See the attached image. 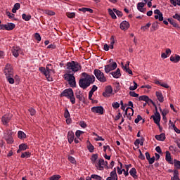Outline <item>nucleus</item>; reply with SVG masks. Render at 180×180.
<instances>
[{
    "label": "nucleus",
    "instance_id": "nucleus-2",
    "mask_svg": "<svg viewBox=\"0 0 180 180\" xmlns=\"http://www.w3.org/2000/svg\"><path fill=\"white\" fill-rule=\"evenodd\" d=\"M82 70V66L77 61H71L67 63V72L68 74H75L78 71Z\"/></svg>",
    "mask_w": 180,
    "mask_h": 180
},
{
    "label": "nucleus",
    "instance_id": "nucleus-34",
    "mask_svg": "<svg viewBox=\"0 0 180 180\" xmlns=\"http://www.w3.org/2000/svg\"><path fill=\"white\" fill-rule=\"evenodd\" d=\"M6 140L8 144H12V143H13V138H12V136L11 135L6 136Z\"/></svg>",
    "mask_w": 180,
    "mask_h": 180
},
{
    "label": "nucleus",
    "instance_id": "nucleus-21",
    "mask_svg": "<svg viewBox=\"0 0 180 180\" xmlns=\"http://www.w3.org/2000/svg\"><path fill=\"white\" fill-rule=\"evenodd\" d=\"M74 137H75V136L74 135V132H72V131H68V140L70 144H71L72 141H74Z\"/></svg>",
    "mask_w": 180,
    "mask_h": 180
},
{
    "label": "nucleus",
    "instance_id": "nucleus-27",
    "mask_svg": "<svg viewBox=\"0 0 180 180\" xmlns=\"http://www.w3.org/2000/svg\"><path fill=\"white\" fill-rule=\"evenodd\" d=\"M130 176L134 178L135 179H137V170H136V168H132L129 171Z\"/></svg>",
    "mask_w": 180,
    "mask_h": 180
},
{
    "label": "nucleus",
    "instance_id": "nucleus-7",
    "mask_svg": "<svg viewBox=\"0 0 180 180\" xmlns=\"http://www.w3.org/2000/svg\"><path fill=\"white\" fill-rule=\"evenodd\" d=\"M11 53L15 58L19 57V54H23V51L19 46H13L11 50Z\"/></svg>",
    "mask_w": 180,
    "mask_h": 180
},
{
    "label": "nucleus",
    "instance_id": "nucleus-19",
    "mask_svg": "<svg viewBox=\"0 0 180 180\" xmlns=\"http://www.w3.org/2000/svg\"><path fill=\"white\" fill-rule=\"evenodd\" d=\"M121 30H127L130 27V23L127 21H122L120 25Z\"/></svg>",
    "mask_w": 180,
    "mask_h": 180
},
{
    "label": "nucleus",
    "instance_id": "nucleus-42",
    "mask_svg": "<svg viewBox=\"0 0 180 180\" xmlns=\"http://www.w3.org/2000/svg\"><path fill=\"white\" fill-rule=\"evenodd\" d=\"M95 165L98 171H103V166H102L98 162H96Z\"/></svg>",
    "mask_w": 180,
    "mask_h": 180
},
{
    "label": "nucleus",
    "instance_id": "nucleus-53",
    "mask_svg": "<svg viewBox=\"0 0 180 180\" xmlns=\"http://www.w3.org/2000/svg\"><path fill=\"white\" fill-rule=\"evenodd\" d=\"M28 110H29L31 116H34V115H36V110L35 109H34L32 108H30Z\"/></svg>",
    "mask_w": 180,
    "mask_h": 180
},
{
    "label": "nucleus",
    "instance_id": "nucleus-35",
    "mask_svg": "<svg viewBox=\"0 0 180 180\" xmlns=\"http://www.w3.org/2000/svg\"><path fill=\"white\" fill-rule=\"evenodd\" d=\"M119 164L120 165V167H117V174L119 175H122V174H123V169H122V167L123 165V164H122V162H119Z\"/></svg>",
    "mask_w": 180,
    "mask_h": 180
},
{
    "label": "nucleus",
    "instance_id": "nucleus-14",
    "mask_svg": "<svg viewBox=\"0 0 180 180\" xmlns=\"http://www.w3.org/2000/svg\"><path fill=\"white\" fill-rule=\"evenodd\" d=\"M11 119H12V115L11 114H6L1 118V122L3 124L6 125L9 122H11Z\"/></svg>",
    "mask_w": 180,
    "mask_h": 180
},
{
    "label": "nucleus",
    "instance_id": "nucleus-16",
    "mask_svg": "<svg viewBox=\"0 0 180 180\" xmlns=\"http://www.w3.org/2000/svg\"><path fill=\"white\" fill-rule=\"evenodd\" d=\"M125 115L129 120H131V116L134 115V110H133V108L127 107L125 110Z\"/></svg>",
    "mask_w": 180,
    "mask_h": 180
},
{
    "label": "nucleus",
    "instance_id": "nucleus-25",
    "mask_svg": "<svg viewBox=\"0 0 180 180\" xmlns=\"http://www.w3.org/2000/svg\"><path fill=\"white\" fill-rule=\"evenodd\" d=\"M154 13L155 15H159V20L160 22H162V20H164V17L162 16V13H161V11L159 9H156L154 11Z\"/></svg>",
    "mask_w": 180,
    "mask_h": 180
},
{
    "label": "nucleus",
    "instance_id": "nucleus-22",
    "mask_svg": "<svg viewBox=\"0 0 180 180\" xmlns=\"http://www.w3.org/2000/svg\"><path fill=\"white\" fill-rule=\"evenodd\" d=\"M155 95L158 101H159L160 103H162V102H164V96H162V93H161V91H156Z\"/></svg>",
    "mask_w": 180,
    "mask_h": 180
},
{
    "label": "nucleus",
    "instance_id": "nucleus-63",
    "mask_svg": "<svg viewBox=\"0 0 180 180\" xmlns=\"http://www.w3.org/2000/svg\"><path fill=\"white\" fill-rule=\"evenodd\" d=\"M149 164H154V161H155V157H152L150 159H148Z\"/></svg>",
    "mask_w": 180,
    "mask_h": 180
},
{
    "label": "nucleus",
    "instance_id": "nucleus-40",
    "mask_svg": "<svg viewBox=\"0 0 180 180\" xmlns=\"http://www.w3.org/2000/svg\"><path fill=\"white\" fill-rule=\"evenodd\" d=\"M19 148L21 151H25V150H27V145L26 143H22L19 146Z\"/></svg>",
    "mask_w": 180,
    "mask_h": 180
},
{
    "label": "nucleus",
    "instance_id": "nucleus-36",
    "mask_svg": "<svg viewBox=\"0 0 180 180\" xmlns=\"http://www.w3.org/2000/svg\"><path fill=\"white\" fill-rule=\"evenodd\" d=\"M170 3H171L172 5H173L174 6H176V5H178L179 6H180V0H170Z\"/></svg>",
    "mask_w": 180,
    "mask_h": 180
},
{
    "label": "nucleus",
    "instance_id": "nucleus-59",
    "mask_svg": "<svg viewBox=\"0 0 180 180\" xmlns=\"http://www.w3.org/2000/svg\"><path fill=\"white\" fill-rule=\"evenodd\" d=\"M34 37H35L36 40H37V41H41V37H40V34L36 33Z\"/></svg>",
    "mask_w": 180,
    "mask_h": 180
},
{
    "label": "nucleus",
    "instance_id": "nucleus-48",
    "mask_svg": "<svg viewBox=\"0 0 180 180\" xmlns=\"http://www.w3.org/2000/svg\"><path fill=\"white\" fill-rule=\"evenodd\" d=\"M6 79L9 84H15V79H13V77H7Z\"/></svg>",
    "mask_w": 180,
    "mask_h": 180
},
{
    "label": "nucleus",
    "instance_id": "nucleus-23",
    "mask_svg": "<svg viewBox=\"0 0 180 180\" xmlns=\"http://www.w3.org/2000/svg\"><path fill=\"white\" fill-rule=\"evenodd\" d=\"M145 5L146 4H144L143 2L138 3L137 9L139 11V12H142L143 13L144 12H146V8H143Z\"/></svg>",
    "mask_w": 180,
    "mask_h": 180
},
{
    "label": "nucleus",
    "instance_id": "nucleus-43",
    "mask_svg": "<svg viewBox=\"0 0 180 180\" xmlns=\"http://www.w3.org/2000/svg\"><path fill=\"white\" fill-rule=\"evenodd\" d=\"M97 160H98V154H94L91 156V162L93 164H96Z\"/></svg>",
    "mask_w": 180,
    "mask_h": 180
},
{
    "label": "nucleus",
    "instance_id": "nucleus-9",
    "mask_svg": "<svg viewBox=\"0 0 180 180\" xmlns=\"http://www.w3.org/2000/svg\"><path fill=\"white\" fill-rule=\"evenodd\" d=\"M151 118L153 119L154 123H155L161 130V126L160 125V122H161V115H160V112H155V115L151 116Z\"/></svg>",
    "mask_w": 180,
    "mask_h": 180
},
{
    "label": "nucleus",
    "instance_id": "nucleus-29",
    "mask_svg": "<svg viewBox=\"0 0 180 180\" xmlns=\"http://www.w3.org/2000/svg\"><path fill=\"white\" fill-rule=\"evenodd\" d=\"M167 20L170 23V25H172V26H174V27H179V25H178L176 22H175V20L172 18H168Z\"/></svg>",
    "mask_w": 180,
    "mask_h": 180
},
{
    "label": "nucleus",
    "instance_id": "nucleus-31",
    "mask_svg": "<svg viewBox=\"0 0 180 180\" xmlns=\"http://www.w3.org/2000/svg\"><path fill=\"white\" fill-rule=\"evenodd\" d=\"M22 18L24 20H25L26 22H29V20H30V19H32V15H27L25 13H23V14L22 15Z\"/></svg>",
    "mask_w": 180,
    "mask_h": 180
},
{
    "label": "nucleus",
    "instance_id": "nucleus-13",
    "mask_svg": "<svg viewBox=\"0 0 180 180\" xmlns=\"http://www.w3.org/2000/svg\"><path fill=\"white\" fill-rule=\"evenodd\" d=\"M112 92H113V89L112 86H108L105 87V91L103 93V96L105 98H109L110 95H112Z\"/></svg>",
    "mask_w": 180,
    "mask_h": 180
},
{
    "label": "nucleus",
    "instance_id": "nucleus-10",
    "mask_svg": "<svg viewBox=\"0 0 180 180\" xmlns=\"http://www.w3.org/2000/svg\"><path fill=\"white\" fill-rule=\"evenodd\" d=\"M65 79H67L70 85V86H75V77H74V73H69L66 75Z\"/></svg>",
    "mask_w": 180,
    "mask_h": 180
},
{
    "label": "nucleus",
    "instance_id": "nucleus-33",
    "mask_svg": "<svg viewBox=\"0 0 180 180\" xmlns=\"http://www.w3.org/2000/svg\"><path fill=\"white\" fill-rule=\"evenodd\" d=\"M108 13L112 19H116V14H115V11H113V8L112 10L110 8H108Z\"/></svg>",
    "mask_w": 180,
    "mask_h": 180
},
{
    "label": "nucleus",
    "instance_id": "nucleus-50",
    "mask_svg": "<svg viewBox=\"0 0 180 180\" xmlns=\"http://www.w3.org/2000/svg\"><path fill=\"white\" fill-rule=\"evenodd\" d=\"M137 89V83L136 82H134V86H129L130 91H136Z\"/></svg>",
    "mask_w": 180,
    "mask_h": 180
},
{
    "label": "nucleus",
    "instance_id": "nucleus-17",
    "mask_svg": "<svg viewBox=\"0 0 180 180\" xmlns=\"http://www.w3.org/2000/svg\"><path fill=\"white\" fill-rule=\"evenodd\" d=\"M91 112H93L94 113H98L99 115H103V107L102 106L92 107Z\"/></svg>",
    "mask_w": 180,
    "mask_h": 180
},
{
    "label": "nucleus",
    "instance_id": "nucleus-24",
    "mask_svg": "<svg viewBox=\"0 0 180 180\" xmlns=\"http://www.w3.org/2000/svg\"><path fill=\"white\" fill-rule=\"evenodd\" d=\"M111 75H112L113 78H120L122 74H120V69H117L115 72H112Z\"/></svg>",
    "mask_w": 180,
    "mask_h": 180
},
{
    "label": "nucleus",
    "instance_id": "nucleus-64",
    "mask_svg": "<svg viewBox=\"0 0 180 180\" xmlns=\"http://www.w3.org/2000/svg\"><path fill=\"white\" fill-rule=\"evenodd\" d=\"M143 119V117H141V115H138L137 118L135 119L134 122L135 123H139V122H140V120H141Z\"/></svg>",
    "mask_w": 180,
    "mask_h": 180
},
{
    "label": "nucleus",
    "instance_id": "nucleus-12",
    "mask_svg": "<svg viewBox=\"0 0 180 180\" xmlns=\"http://www.w3.org/2000/svg\"><path fill=\"white\" fill-rule=\"evenodd\" d=\"M75 96H76L77 99H79V101L80 102H83L84 103H85V96H84V94H82V91H81V90L77 89L76 91Z\"/></svg>",
    "mask_w": 180,
    "mask_h": 180
},
{
    "label": "nucleus",
    "instance_id": "nucleus-49",
    "mask_svg": "<svg viewBox=\"0 0 180 180\" xmlns=\"http://www.w3.org/2000/svg\"><path fill=\"white\" fill-rule=\"evenodd\" d=\"M64 117H65V119H70V117H71V115H70V112H68V109L67 108L65 110Z\"/></svg>",
    "mask_w": 180,
    "mask_h": 180
},
{
    "label": "nucleus",
    "instance_id": "nucleus-18",
    "mask_svg": "<svg viewBox=\"0 0 180 180\" xmlns=\"http://www.w3.org/2000/svg\"><path fill=\"white\" fill-rule=\"evenodd\" d=\"M106 180H117V174H116V168L112 171L110 174V176L106 179Z\"/></svg>",
    "mask_w": 180,
    "mask_h": 180
},
{
    "label": "nucleus",
    "instance_id": "nucleus-56",
    "mask_svg": "<svg viewBox=\"0 0 180 180\" xmlns=\"http://www.w3.org/2000/svg\"><path fill=\"white\" fill-rule=\"evenodd\" d=\"M46 15H49V16H54L56 15V13H54L53 11L48 10L46 11Z\"/></svg>",
    "mask_w": 180,
    "mask_h": 180
},
{
    "label": "nucleus",
    "instance_id": "nucleus-44",
    "mask_svg": "<svg viewBox=\"0 0 180 180\" xmlns=\"http://www.w3.org/2000/svg\"><path fill=\"white\" fill-rule=\"evenodd\" d=\"M174 165L177 169H180V161L174 160Z\"/></svg>",
    "mask_w": 180,
    "mask_h": 180
},
{
    "label": "nucleus",
    "instance_id": "nucleus-51",
    "mask_svg": "<svg viewBox=\"0 0 180 180\" xmlns=\"http://www.w3.org/2000/svg\"><path fill=\"white\" fill-rule=\"evenodd\" d=\"M91 176L92 179L102 180V177L101 176H98L96 174H92Z\"/></svg>",
    "mask_w": 180,
    "mask_h": 180
},
{
    "label": "nucleus",
    "instance_id": "nucleus-61",
    "mask_svg": "<svg viewBox=\"0 0 180 180\" xmlns=\"http://www.w3.org/2000/svg\"><path fill=\"white\" fill-rule=\"evenodd\" d=\"M173 19H176V20L180 22V15L178 13H176L174 15H173Z\"/></svg>",
    "mask_w": 180,
    "mask_h": 180
},
{
    "label": "nucleus",
    "instance_id": "nucleus-41",
    "mask_svg": "<svg viewBox=\"0 0 180 180\" xmlns=\"http://www.w3.org/2000/svg\"><path fill=\"white\" fill-rule=\"evenodd\" d=\"M113 12H115V13H116V15L120 18H122V16H123V13H122V11H118L116 8H113Z\"/></svg>",
    "mask_w": 180,
    "mask_h": 180
},
{
    "label": "nucleus",
    "instance_id": "nucleus-39",
    "mask_svg": "<svg viewBox=\"0 0 180 180\" xmlns=\"http://www.w3.org/2000/svg\"><path fill=\"white\" fill-rule=\"evenodd\" d=\"M172 180H179V177L178 176V170L174 171V176L172 177Z\"/></svg>",
    "mask_w": 180,
    "mask_h": 180
},
{
    "label": "nucleus",
    "instance_id": "nucleus-54",
    "mask_svg": "<svg viewBox=\"0 0 180 180\" xmlns=\"http://www.w3.org/2000/svg\"><path fill=\"white\" fill-rule=\"evenodd\" d=\"M152 27L153 30H157L158 29V22H155L152 24Z\"/></svg>",
    "mask_w": 180,
    "mask_h": 180
},
{
    "label": "nucleus",
    "instance_id": "nucleus-6",
    "mask_svg": "<svg viewBox=\"0 0 180 180\" xmlns=\"http://www.w3.org/2000/svg\"><path fill=\"white\" fill-rule=\"evenodd\" d=\"M54 69H53V65L51 64H48L46 67V72H45V77L48 79V81H51V78L50 77V75L52 74H55Z\"/></svg>",
    "mask_w": 180,
    "mask_h": 180
},
{
    "label": "nucleus",
    "instance_id": "nucleus-58",
    "mask_svg": "<svg viewBox=\"0 0 180 180\" xmlns=\"http://www.w3.org/2000/svg\"><path fill=\"white\" fill-rule=\"evenodd\" d=\"M68 160L72 163V164H75V158L72 156H68Z\"/></svg>",
    "mask_w": 180,
    "mask_h": 180
},
{
    "label": "nucleus",
    "instance_id": "nucleus-46",
    "mask_svg": "<svg viewBox=\"0 0 180 180\" xmlns=\"http://www.w3.org/2000/svg\"><path fill=\"white\" fill-rule=\"evenodd\" d=\"M61 178V176L59 174H56L49 178L50 180H59Z\"/></svg>",
    "mask_w": 180,
    "mask_h": 180
},
{
    "label": "nucleus",
    "instance_id": "nucleus-4",
    "mask_svg": "<svg viewBox=\"0 0 180 180\" xmlns=\"http://www.w3.org/2000/svg\"><path fill=\"white\" fill-rule=\"evenodd\" d=\"M4 74L6 77H13V68H12V65L11 63H7L4 69Z\"/></svg>",
    "mask_w": 180,
    "mask_h": 180
},
{
    "label": "nucleus",
    "instance_id": "nucleus-37",
    "mask_svg": "<svg viewBox=\"0 0 180 180\" xmlns=\"http://www.w3.org/2000/svg\"><path fill=\"white\" fill-rule=\"evenodd\" d=\"M115 44V37L112 36L110 38V44L108 46V47L111 49H113V46Z\"/></svg>",
    "mask_w": 180,
    "mask_h": 180
},
{
    "label": "nucleus",
    "instance_id": "nucleus-1",
    "mask_svg": "<svg viewBox=\"0 0 180 180\" xmlns=\"http://www.w3.org/2000/svg\"><path fill=\"white\" fill-rule=\"evenodd\" d=\"M82 75L83 78L79 79V85L80 88L86 89L91 84H94V82H95V76L89 75L86 72L82 73Z\"/></svg>",
    "mask_w": 180,
    "mask_h": 180
},
{
    "label": "nucleus",
    "instance_id": "nucleus-11",
    "mask_svg": "<svg viewBox=\"0 0 180 180\" xmlns=\"http://www.w3.org/2000/svg\"><path fill=\"white\" fill-rule=\"evenodd\" d=\"M15 24L8 22L7 24L0 25V30H13Z\"/></svg>",
    "mask_w": 180,
    "mask_h": 180
},
{
    "label": "nucleus",
    "instance_id": "nucleus-5",
    "mask_svg": "<svg viewBox=\"0 0 180 180\" xmlns=\"http://www.w3.org/2000/svg\"><path fill=\"white\" fill-rule=\"evenodd\" d=\"M94 75L97 78V79L98 81H100V82H103V83L106 82V81H107L106 77H105V74L100 70L95 69L94 70Z\"/></svg>",
    "mask_w": 180,
    "mask_h": 180
},
{
    "label": "nucleus",
    "instance_id": "nucleus-32",
    "mask_svg": "<svg viewBox=\"0 0 180 180\" xmlns=\"http://www.w3.org/2000/svg\"><path fill=\"white\" fill-rule=\"evenodd\" d=\"M151 26V23L148 22L145 26L141 27V30H143V32H146V30H148Z\"/></svg>",
    "mask_w": 180,
    "mask_h": 180
},
{
    "label": "nucleus",
    "instance_id": "nucleus-30",
    "mask_svg": "<svg viewBox=\"0 0 180 180\" xmlns=\"http://www.w3.org/2000/svg\"><path fill=\"white\" fill-rule=\"evenodd\" d=\"M18 139L20 140H23V139H26V134L22 131H18Z\"/></svg>",
    "mask_w": 180,
    "mask_h": 180
},
{
    "label": "nucleus",
    "instance_id": "nucleus-57",
    "mask_svg": "<svg viewBox=\"0 0 180 180\" xmlns=\"http://www.w3.org/2000/svg\"><path fill=\"white\" fill-rule=\"evenodd\" d=\"M162 117H165V116H167V115H168V113H169V111H168V110H162Z\"/></svg>",
    "mask_w": 180,
    "mask_h": 180
},
{
    "label": "nucleus",
    "instance_id": "nucleus-55",
    "mask_svg": "<svg viewBox=\"0 0 180 180\" xmlns=\"http://www.w3.org/2000/svg\"><path fill=\"white\" fill-rule=\"evenodd\" d=\"M129 95H130V96H132V98H137V97H139V94H137L134 91H129Z\"/></svg>",
    "mask_w": 180,
    "mask_h": 180
},
{
    "label": "nucleus",
    "instance_id": "nucleus-8",
    "mask_svg": "<svg viewBox=\"0 0 180 180\" xmlns=\"http://www.w3.org/2000/svg\"><path fill=\"white\" fill-rule=\"evenodd\" d=\"M116 68H117V63H116V62H112L104 67L105 72H106V74H109L110 71H113V70H116Z\"/></svg>",
    "mask_w": 180,
    "mask_h": 180
},
{
    "label": "nucleus",
    "instance_id": "nucleus-26",
    "mask_svg": "<svg viewBox=\"0 0 180 180\" xmlns=\"http://www.w3.org/2000/svg\"><path fill=\"white\" fill-rule=\"evenodd\" d=\"M155 139H156V140H158V141H164V140H165V134L162 133L160 135H156L155 136Z\"/></svg>",
    "mask_w": 180,
    "mask_h": 180
},
{
    "label": "nucleus",
    "instance_id": "nucleus-20",
    "mask_svg": "<svg viewBox=\"0 0 180 180\" xmlns=\"http://www.w3.org/2000/svg\"><path fill=\"white\" fill-rule=\"evenodd\" d=\"M170 61H172V63H174L175 64H176L177 63H179L180 62V56L176 55V54H175L174 56H172L170 57Z\"/></svg>",
    "mask_w": 180,
    "mask_h": 180
},
{
    "label": "nucleus",
    "instance_id": "nucleus-3",
    "mask_svg": "<svg viewBox=\"0 0 180 180\" xmlns=\"http://www.w3.org/2000/svg\"><path fill=\"white\" fill-rule=\"evenodd\" d=\"M60 96H65L68 99H70L72 105H75V96H74V91L72 89H66L61 94Z\"/></svg>",
    "mask_w": 180,
    "mask_h": 180
},
{
    "label": "nucleus",
    "instance_id": "nucleus-60",
    "mask_svg": "<svg viewBox=\"0 0 180 180\" xmlns=\"http://www.w3.org/2000/svg\"><path fill=\"white\" fill-rule=\"evenodd\" d=\"M79 126H81L82 127V129H85V128H86V123H85V122H84V121H81L79 122Z\"/></svg>",
    "mask_w": 180,
    "mask_h": 180
},
{
    "label": "nucleus",
    "instance_id": "nucleus-52",
    "mask_svg": "<svg viewBox=\"0 0 180 180\" xmlns=\"http://www.w3.org/2000/svg\"><path fill=\"white\" fill-rule=\"evenodd\" d=\"M87 148L90 153H94V150H95V147L92 144H90L87 146Z\"/></svg>",
    "mask_w": 180,
    "mask_h": 180
},
{
    "label": "nucleus",
    "instance_id": "nucleus-47",
    "mask_svg": "<svg viewBox=\"0 0 180 180\" xmlns=\"http://www.w3.org/2000/svg\"><path fill=\"white\" fill-rule=\"evenodd\" d=\"M112 106L113 109H118V108H120V103L118 102H114L112 103Z\"/></svg>",
    "mask_w": 180,
    "mask_h": 180
},
{
    "label": "nucleus",
    "instance_id": "nucleus-28",
    "mask_svg": "<svg viewBox=\"0 0 180 180\" xmlns=\"http://www.w3.org/2000/svg\"><path fill=\"white\" fill-rule=\"evenodd\" d=\"M165 160L169 164H172V158H171V153L169 151H166Z\"/></svg>",
    "mask_w": 180,
    "mask_h": 180
},
{
    "label": "nucleus",
    "instance_id": "nucleus-38",
    "mask_svg": "<svg viewBox=\"0 0 180 180\" xmlns=\"http://www.w3.org/2000/svg\"><path fill=\"white\" fill-rule=\"evenodd\" d=\"M30 158V152H25L21 155V158Z\"/></svg>",
    "mask_w": 180,
    "mask_h": 180
},
{
    "label": "nucleus",
    "instance_id": "nucleus-15",
    "mask_svg": "<svg viewBox=\"0 0 180 180\" xmlns=\"http://www.w3.org/2000/svg\"><path fill=\"white\" fill-rule=\"evenodd\" d=\"M139 101H143L144 102H146V103H152L153 106H155V103L153 100L150 99L148 96H141L139 97Z\"/></svg>",
    "mask_w": 180,
    "mask_h": 180
},
{
    "label": "nucleus",
    "instance_id": "nucleus-45",
    "mask_svg": "<svg viewBox=\"0 0 180 180\" xmlns=\"http://www.w3.org/2000/svg\"><path fill=\"white\" fill-rule=\"evenodd\" d=\"M66 16H68V18H69L70 19H72L75 18V13L67 12Z\"/></svg>",
    "mask_w": 180,
    "mask_h": 180
},
{
    "label": "nucleus",
    "instance_id": "nucleus-62",
    "mask_svg": "<svg viewBox=\"0 0 180 180\" xmlns=\"http://www.w3.org/2000/svg\"><path fill=\"white\" fill-rule=\"evenodd\" d=\"M134 145L136 146V148H139V146H140V139H136L134 141Z\"/></svg>",
    "mask_w": 180,
    "mask_h": 180
}]
</instances>
